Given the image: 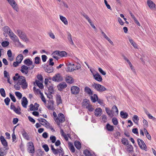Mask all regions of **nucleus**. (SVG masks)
<instances>
[{"instance_id":"b1692460","label":"nucleus","mask_w":156,"mask_h":156,"mask_svg":"<svg viewBox=\"0 0 156 156\" xmlns=\"http://www.w3.org/2000/svg\"><path fill=\"white\" fill-rule=\"evenodd\" d=\"M0 140L3 146L4 147H7L8 146L7 142L3 136H0Z\"/></svg>"},{"instance_id":"338daca9","label":"nucleus","mask_w":156,"mask_h":156,"mask_svg":"<svg viewBox=\"0 0 156 156\" xmlns=\"http://www.w3.org/2000/svg\"><path fill=\"white\" fill-rule=\"evenodd\" d=\"M143 123L144 124V125L145 127H148V122L146 119H144Z\"/></svg>"},{"instance_id":"f704fd0d","label":"nucleus","mask_w":156,"mask_h":156,"mask_svg":"<svg viewBox=\"0 0 156 156\" xmlns=\"http://www.w3.org/2000/svg\"><path fill=\"white\" fill-rule=\"evenodd\" d=\"M67 86V85L65 82H62L59 83L58 85V87L61 89H64L66 88Z\"/></svg>"},{"instance_id":"6e6552de","label":"nucleus","mask_w":156,"mask_h":156,"mask_svg":"<svg viewBox=\"0 0 156 156\" xmlns=\"http://www.w3.org/2000/svg\"><path fill=\"white\" fill-rule=\"evenodd\" d=\"M37 120L41 125L44 126L47 128H49V126L50 124L46 119L43 118H39L37 119Z\"/></svg>"},{"instance_id":"7ed1b4c3","label":"nucleus","mask_w":156,"mask_h":156,"mask_svg":"<svg viewBox=\"0 0 156 156\" xmlns=\"http://www.w3.org/2000/svg\"><path fill=\"white\" fill-rule=\"evenodd\" d=\"M51 149L53 153L56 155L59 153V156H63L64 154V152L63 149L61 147H60L59 149H55L54 146L51 145Z\"/></svg>"},{"instance_id":"7c9ffc66","label":"nucleus","mask_w":156,"mask_h":156,"mask_svg":"<svg viewBox=\"0 0 156 156\" xmlns=\"http://www.w3.org/2000/svg\"><path fill=\"white\" fill-rule=\"evenodd\" d=\"M90 99L93 102H96L98 99V97L96 94H94L93 96H91Z\"/></svg>"},{"instance_id":"e2e57ef3","label":"nucleus","mask_w":156,"mask_h":156,"mask_svg":"<svg viewBox=\"0 0 156 156\" xmlns=\"http://www.w3.org/2000/svg\"><path fill=\"white\" fill-rule=\"evenodd\" d=\"M102 120L104 122H107V117L105 115H103L102 116Z\"/></svg>"},{"instance_id":"f257e3e1","label":"nucleus","mask_w":156,"mask_h":156,"mask_svg":"<svg viewBox=\"0 0 156 156\" xmlns=\"http://www.w3.org/2000/svg\"><path fill=\"white\" fill-rule=\"evenodd\" d=\"M19 80L18 81L17 84L19 85H21L22 88L23 89H26L27 87L28 84L25 77L21 76Z\"/></svg>"},{"instance_id":"58836bf2","label":"nucleus","mask_w":156,"mask_h":156,"mask_svg":"<svg viewBox=\"0 0 156 156\" xmlns=\"http://www.w3.org/2000/svg\"><path fill=\"white\" fill-rule=\"evenodd\" d=\"M74 144L78 150L80 149L81 147V144L80 143L77 141H76L74 142Z\"/></svg>"},{"instance_id":"c85d7f7f","label":"nucleus","mask_w":156,"mask_h":156,"mask_svg":"<svg viewBox=\"0 0 156 156\" xmlns=\"http://www.w3.org/2000/svg\"><path fill=\"white\" fill-rule=\"evenodd\" d=\"M59 52L60 51H54L53 53L52 54V57L57 59L58 60V58L56 56V55H58V56L59 55Z\"/></svg>"},{"instance_id":"4be33fe9","label":"nucleus","mask_w":156,"mask_h":156,"mask_svg":"<svg viewBox=\"0 0 156 156\" xmlns=\"http://www.w3.org/2000/svg\"><path fill=\"white\" fill-rule=\"evenodd\" d=\"M102 109L100 108H96L95 111V115L96 116L98 117L100 116L101 115V113L102 112Z\"/></svg>"},{"instance_id":"c03bdc74","label":"nucleus","mask_w":156,"mask_h":156,"mask_svg":"<svg viewBox=\"0 0 156 156\" xmlns=\"http://www.w3.org/2000/svg\"><path fill=\"white\" fill-rule=\"evenodd\" d=\"M68 144L69 147H70V150L72 152H75V148L73 146V144L70 142H69Z\"/></svg>"},{"instance_id":"5fc2aeb1","label":"nucleus","mask_w":156,"mask_h":156,"mask_svg":"<svg viewBox=\"0 0 156 156\" xmlns=\"http://www.w3.org/2000/svg\"><path fill=\"white\" fill-rule=\"evenodd\" d=\"M112 121L113 124L115 125H117L118 124V121L117 119L115 118L114 117L112 118Z\"/></svg>"},{"instance_id":"bb28decb","label":"nucleus","mask_w":156,"mask_h":156,"mask_svg":"<svg viewBox=\"0 0 156 156\" xmlns=\"http://www.w3.org/2000/svg\"><path fill=\"white\" fill-rule=\"evenodd\" d=\"M56 103L57 105L62 103V100L60 95L57 94L56 97Z\"/></svg>"},{"instance_id":"423d86ee","label":"nucleus","mask_w":156,"mask_h":156,"mask_svg":"<svg viewBox=\"0 0 156 156\" xmlns=\"http://www.w3.org/2000/svg\"><path fill=\"white\" fill-rule=\"evenodd\" d=\"M138 144L140 148L143 150L147 151V147L144 141L139 138L137 139Z\"/></svg>"},{"instance_id":"4d7b16f0","label":"nucleus","mask_w":156,"mask_h":156,"mask_svg":"<svg viewBox=\"0 0 156 156\" xmlns=\"http://www.w3.org/2000/svg\"><path fill=\"white\" fill-rule=\"evenodd\" d=\"M9 97L11 100L14 102L16 101V99L14 96L10 93L9 94Z\"/></svg>"},{"instance_id":"a211bd4d","label":"nucleus","mask_w":156,"mask_h":156,"mask_svg":"<svg viewBox=\"0 0 156 156\" xmlns=\"http://www.w3.org/2000/svg\"><path fill=\"white\" fill-rule=\"evenodd\" d=\"M44 69L45 71L48 73L52 72L54 70L53 67L52 66L48 65L46 67H44Z\"/></svg>"},{"instance_id":"bf43d9fd","label":"nucleus","mask_w":156,"mask_h":156,"mask_svg":"<svg viewBox=\"0 0 156 156\" xmlns=\"http://www.w3.org/2000/svg\"><path fill=\"white\" fill-rule=\"evenodd\" d=\"M21 109L20 108H16V109L14 110V111L15 112L16 114H21V112L20 111Z\"/></svg>"},{"instance_id":"de8ad7c7","label":"nucleus","mask_w":156,"mask_h":156,"mask_svg":"<svg viewBox=\"0 0 156 156\" xmlns=\"http://www.w3.org/2000/svg\"><path fill=\"white\" fill-rule=\"evenodd\" d=\"M9 43L8 41H5L1 43L3 47H6L9 45Z\"/></svg>"},{"instance_id":"dca6fc26","label":"nucleus","mask_w":156,"mask_h":156,"mask_svg":"<svg viewBox=\"0 0 156 156\" xmlns=\"http://www.w3.org/2000/svg\"><path fill=\"white\" fill-rule=\"evenodd\" d=\"M10 38L14 42H17L19 45H20L21 44V42L20 41L18 38L15 34L11 36Z\"/></svg>"},{"instance_id":"20e7f679","label":"nucleus","mask_w":156,"mask_h":156,"mask_svg":"<svg viewBox=\"0 0 156 156\" xmlns=\"http://www.w3.org/2000/svg\"><path fill=\"white\" fill-rule=\"evenodd\" d=\"M55 120L58 125H60V123H62L64 122L65 119L64 115L62 113H60L58 114V117H56Z\"/></svg>"},{"instance_id":"c9c22d12","label":"nucleus","mask_w":156,"mask_h":156,"mask_svg":"<svg viewBox=\"0 0 156 156\" xmlns=\"http://www.w3.org/2000/svg\"><path fill=\"white\" fill-rule=\"evenodd\" d=\"M122 144L124 145H127L129 144V141L128 140L125 138H122L121 140Z\"/></svg>"},{"instance_id":"9b49d317","label":"nucleus","mask_w":156,"mask_h":156,"mask_svg":"<svg viewBox=\"0 0 156 156\" xmlns=\"http://www.w3.org/2000/svg\"><path fill=\"white\" fill-rule=\"evenodd\" d=\"M147 4L151 9L152 10L156 9V5L152 1L150 0H147Z\"/></svg>"},{"instance_id":"f3484780","label":"nucleus","mask_w":156,"mask_h":156,"mask_svg":"<svg viewBox=\"0 0 156 156\" xmlns=\"http://www.w3.org/2000/svg\"><path fill=\"white\" fill-rule=\"evenodd\" d=\"M28 149L29 152L32 153H34V148L33 143L30 142L29 143Z\"/></svg>"},{"instance_id":"412c9836","label":"nucleus","mask_w":156,"mask_h":156,"mask_svg":"<svg viewBox=\"0 0 156 156\" xmlns=\"http://www.w3.org/2000/svg\"><path fill=\"white\" fill-rule=\"evenodd\" d=\"M28 103V101L27 98L25 97H23L22 98V106L25 108H27V105Z\"/></svg>"},{"instance_id":"5701e85b","label":"nucleus","mask_w":156,"mask_h":156,"mask_svg":"<svg viewBox=\"0 0 156 156\" xmlns=\"http://www.w3.org/2000/svg\"><path fill=\"white\" fill-rule=\"evenodd\" d=\"M67 39L68 40L69 42V43L73 46L75 45V44L73 43V42L72 39V36L71 34L69 33L68 32L67 33Z\"/></svg>"},{"instance_id":"774afa93","label":"nucleus","mask_w":156,"mask_h":156,"mask_svg":"<svg viewBox=\"0 0 156 156\" xmlns=\"http://www.w3.org/2000/svg\"><path fill=\"white\" fill-rule=\"evenodd\" d=\"M50 139L52 143H54L56 141V138L55 136H50Z\"/></svg>"},{"instance_id":"37998d69","label":"nucleus","mask_w":156,"mask_h":156,"mask_svg":"<svg viewBox=\"0 0 156 156\" xmlns=\"http://www.w3.org/2000/svg\"><path fill=\"white\" fill-rule=\"evenodd\" d=\"M40 61V58L39 57H36L34 58V63L36 64H39Z\"/></svg>"},{"instance_id":"8fccbe9b","label":"nucleus","mask_w":156,"mask_h":156,"mask_svg":"<svg viewBox=\"0 0 156 156\" xmlns=\"http://www.w3.org/2000/svg\"><path fill=\"white\" fill-rule=\"evenodd\" d=\"M0 93L1 96L4 97H5L6 96L5 92L3 88H1L0 89Z\"/></svg>"},{"instance_id":"a18cd8bd","label":"nucleus","mask_w":156,"mask_h":156,"mask_svg":"<svg viewBox=\"0 0 156 156\" xmlns=\"http://www.w3.org/2000/svg\"><path fill=\"white\" fill-rule=\"evenodd\" d=\"M129 40L130 43L134 47V48H138V47L137 46L136 44L133 41V40L131 38H129Z\"/></svg>"},{"instance_id":"aec40b11","label":"nucleus","mask_w":156,"mask_h":156,"mask_svg":"<svg viewBox=\"0 0 156 156\" xmlns=\"http://www.w3.org/2000/svg\"><path fill=\"white\" fill-rule=\"evenodd\" d=\"M65 79L66 81L68 83L71 84L74 82V80L70 76H67Z\"/></svg>"},{"instance_id":"ea45409f","label":"nucleus","mask_w":156,"mask_h":156,"mask_svg":"<svg viewBox=\"0 0 156 156\" xmlns=\"http://www.w3.org/2000/svg\"><path fill=\"white\" fill-rule=\"evenodd\" d=\"M127 151L128 152H130L132 151L133 150V146L131 145L128 144L127 145Z\"/></svg>"},{"instance_id":"ddd939ff","label":"nucleus","mask_w":156,"mask_h":156,"mask_svg":"<svg viewBox=\"0 0 156 156\" xmlns=\"http://www.w3.org/2000/svg\"><path fill=\"white\" fill-rule=\"evenodd\" d=\"M118 110L117 107L115 105H114L111 109L112 116L116 115L118 114Z\"/></svg>"},{"instance_id":"69168bd1","label":"nucleus","mask_w":156,"mask_h":156,"mask_svg":"<svg viewBox=\"0 0 156 156\" xmlns=\"http://www.w3.org/2000/svg\"><path fill=\"white\" fill-rule=\"evenodd\" d=\"M87 108L90 112H92L94 110V108L92 107V105H91L88 106Z\"/></svg>"},{"instance_id":"052dcab7","label":"nucleus","mask_w":156,"mask_h":156,"mask_svg":"<svg viewBox=\"0 0 156 156\" xmlns=\"http://www.w3.org/2000/svg\"><path fill=\"white\" fill-rule=\"evenodd\" d=\"M30 110L31 111L35 110V106H34L33 104H31L30 106Z\"/></svg>"},{"instance_id":"72a5a7b5","label":"nucleus","mask_w":156,"mask_h":156,"mask_svg":"<svg viewBox=\"0 0 156 156\" xmlns=\"http://www.w3.org/2000/svg\"><path fill=\"white\" fill-rule=\"evenodd\" d=\"M23 58V56L22 54H20L16 58V61L20 63Z\"/></svg>"},{"instance_id":"0e129e2a","label":"nucleus","mask_w":156,"mask_h":156,"mask_svg":"<svg viewBox=\"0 0 156 156\" xmlns=\"http://www.w3.org/2000/svg\"><path fill=\"white\" fill-rule=\"evenodd\" d=\"M4 75L5 77H6L7 78L10 77L9 73L6 70L4 71Z\"/></svg>"},{"instance_id":"473e14b6","label":"nucleus","mask_w":156,"mask_h":156,"mask_svg":"<svg viewBox=\"0 0 156 156\" xmlns=\"http://www.w3.org/2000/svg\"><path fill=\"white\" fill-rule=\"evenodd\" d=\"M106 128L108 131H112L114 130L113 126L107 123L106 126Z\"/></svg>"},{"instance_id":"c756f323","label":"nucleus","mask_w":156,"mask_h":156,"mask_svg":"<svg viewBox=\"0 0 156 156\" xmlns=\"http://www.w3.org/2000/svg\"><path fill=\"white\" fill-rule=\"evenodd\" d=\"M60 19L65 25H66L68 24V21L65 17L61 15H60Z\"/></svg>"},{"instance_id":"4c0bfd02","label":"nucleus","mask_w":156,"mask_h":156,"mask_svg":"<svg viewBox=\"0 0 156 156\" xmlns=\"http://www.w3.org/2000/svg\"><path fill=\"white\" fill-rule=\"evenodd\" d=\"M120 114L122 118L124 119L127 118L128 116V115L127 113L124 112L123 111H121Z\"/></svg>"},{"instance_id":"4468645a","label":"nucleus","mask_w":156,"mask_h":156,"mask_svg":"<svg viewBox=\"0 0 156 156\" xmlns=\"http://www.w3.org/2000/svg\"><path fill=\"white\" fill-rule=\"evenodd\" d=\"M54 101L53 100H50L48 101V105L47 106V108L48 109L54 110Z\"/></svg>"},{"instance_id":"6e6d98bb","label":"nucleus","mask_w":156,"mask_h":156,"mask_svg":"<svg viewBox=\"0 0 156 156\" xmlns=\"http://www.w3.org/2000/svg\"><path fill=\"white\" fill-rule=\"evenodd\" d=\"M40 94L41 95V98L42 101L45 103H46V101L44 97V96L43 94L42 93H40Z\"/></svg>"},{"instance_id":"603ef678","label":"nucleus","mask_w":156,"mask_h":156,"mask_svg":"<svg viewBox=\"0 0 156 156\" xmlns=\"http://www.w3.org/2000/svg\"><path fill=\"white\" fill-rule=\"evenodd\" d=\"M83 154L86 156H91V155L90 152L87 150H85L84 151Z\"/></svg>"},{"instance_id":"864d4df0","label":"nucleus","mask_w":156,"mask_h":156,"mask_svg":"<svg viewBox=\"0 0 156 156\" xmlns=\"http://www.w3.org/2000/svg\"><path fill=\"white\" fill-rule=\"evenodd\" d=\"M67 55V53L66 52L64 51H60L59 52V56L62 57H65Z\"/></svg>"},{"instance_id":"1a4fd4ad","label":"nucleus","mask_w":156,"mask_h":156,"mask_svg":"<svg viewBox=\"0 0 156 156\" xmlns=\"http://www.w3.org/2000/svg\"><path fill=\"white\" fill-rule=\"evenodd\" d=\"M91 72L92 73L94 78L97 81L99 82H101L102 80V79L101 76L98 72H96V73H93V72L90 70Z\"/></svg>"},{"instance_id":"39448f33","label":"nucleus","mask_w":156,"mask_h":156,"mask_svg":"<svg viewBox=\"0 0 156 156\" xmlns=\"http://www.w3.org/2000/svg\"><path fill=\"white\" fill-rule=\"evenodd\" d=\"M93 86L94 89L98 91L103 92L106 90L107 89L98 83H94Z\"/></svg>"},{"instance_id":"2f4dec72","label":"nucleus","mask_w":156,"mask_h":156,"mask_svg":"<svg viewBox=\"0 0 156 156\" xmlns=\"http://www.w3.org/2000/svg\"><path fill=\"white\" fill-rule=\"evenodd\" d=\"M24 63L27 66H29L32 64L33 62L30 60L29 59H27L24 61Z\"/></svg>"},{"instance_id":"9d476101","label":"nucleus","mask_w":156,"mask_h":156,"mask_svg":"<svg viewBox=\"0 0 156 156\" xmlns=\"http://www.w3.org/2000/svg\"><path fill=\"white\" fill-rule=\"evenodd\" d=\"M71 91L72 94H77L80 91L79 88L76 86H72L71 88Z\"/></svg>"},{"instance_id":"f8f14e48","label":"nucleus","mask_w":156,"mask_h":156,"mask_svg":"<svg viewBox=\"0 0 156 156\" xmlns=\"http://www.w3.org/2000/svg\"><path fill=\"white\" fill-rule=\"evenodd\" d=\"M62 77L60 76V75L59 74H56L52 78V80L53 81L56 82H58L62 81Z\"/></svg>"},{"instance_id":"2eb2a0df","label":"nucleus","mask_w":156,"mask_h":156,"mask_svg":"<svg viewBox=\"0 0 156 156\" xmlns=\"http://www.w3.org/2000/svg\"><path fill=\"white\" fill-rule=\"evenodd\" d=\"M29 68V67L23 65L21 66L20 71L22 73H24L25 74H27L28 73Z\"/></svg>"},{"instance_id":"3c124183","label":"nucleus","mask_w":156,"mask_h":156,"mask_svg":"<svg viewBox=\"0 0 156 156\" xmlns=\"http://www.w3.org/2000/svg\"><path fill=\"white\" fill-rule=\"evenodd\" d=\"M105 109L106 112L108 114V115L109 116L112 117L111 110H109V108H105Z\"/></svg>"},{"instance_id":"09e8293b","label":"nucleus","mask_w":156,"mask_h":156,"mask_svg":"<svg viewBox=\"0 0 156 156\" xmlns=\"http://www.w3.org/2000/svg\"><path fill=\"white\" fill-rule=\"evenodd\" d=\"M47 87L50 93L51 94H52L54 92L53 87L51 86H49L48 87L47 86Z\"/></svg>"},{"instance_id":"0eeeda50","label":"nucleus","mask_w":156,"mask_h":156,"mask_svg":"<svg viewBox=\"0 0 156 156\" xmlns=\"http://www.w3.org/2000/svg\"><path fill=\"white\" fill-rule=\"evenodd\" d=\"M12 6L13 9L17 12L19 10L18 8L17 7V5L16 2L14 0H6Z\"/></svg>"},{"instance_id":"49530a36","label":"nucleus","mask_w":156,"mask_h":156,"mask_svg":"<svg viewBox=\"0 0 156 156\" xmlns=\"http://www.w3.org/2000/svg\"><path fill=\"white\" fill-rule=\"evenodd\" d=\"M15 94L16 96L19 99H20L22 98V94L20 92L18 91L16 92Z\"/></svg>"},{"instance_id":"680f3d73","label":"nucleus","mask_w":156,"mask_h":156,"mask_svg":"<svg viewBox=\"0 0 156 156\" xmlns=\"http://www.w3.org/2000/svg\"><path fill=\"white\" fill-rule=\"evenodd\" d=\"M43 147L44 148L45 151L46 152H48L49 150V147L47 144H44L43 145Z\"/></svg>"},{"instance_id":"13d9d810","label":"nucleus","mask_w":156,"mask_h":156,"mask_svg":"<svg viewBox=\"0 0 156 156\" xmlns=\"http://www.w3.org/2000/svg\"><path fill=\"white\" fill-rule=\"evenodd\" d=\"M10 101V99L8 97H7L5 99L4 101L6 105H9Z\"/></svg>"},{"instance_id":"393cba45","label":"nucleus","mask_w":156,"mask_h":156,"mask_svg":"<svg viewBox=\"0 0 156 156\" xmlns=\"http://www.w3.org/2000/svg\"><path fill=\"white\" fill-rule=\"evenodd\" d=\"M83 105V107L86 108L89 106L90 104V102L89 100L87 99H85L82 103Z\"/></svg>"},{"instance_id":"6ab92c4d","label":"nucleus","mask_w":156,"mask_h":156,"mask_svg":"<svg viewBox=\"0 0 156 156\" xmlns=\"http://www.w3.org/2000/svg\"><path fill=\"white\" fill-rule=\"evenodd\" d=\"M66 66L67 67L66 70L67 72H72L75 70L74 67H72L70 63L68 62L66 63Z\"/></svg>"},{"instance_id":"f03ea898","label":"nucleus","mask_w":156,"mask_h":156,"mask_svg":"<svg viewBox=\"0 0 156 156\" xmlns=\"http://www.w3.org/2000/svg\"><path fill=\"white\" fill-rule=\"evenodd\" d=\"M17 34L19 37L24 41L26 42L28 41L26 34L22 30L19 29L17 30Z\"/></svg>"},{"instance_id":"a878e982","label":"nucleus","mask_w":156,"mask_h":156,"mask_svg":"<svg viewBox=\"0 0 156 156\" xmlns=\"http://www.w3.org/2000/svg\"><path fill=\"white\" fill-rule=\"evenodd\" d=\"M84 91L89 95H92L93 94V92L91 89L87 87H86L84 88Z\"/></svg>"},{"instance_id":"cd10ccee","label":"nucleus","mask_w":156,"mask_h":156,"mask_svg":"<svg viewBox=\"0 0 156 156\" xmlns=\"http://www.w3.org/2000/svg\"><path fill=\"white\" fill-rule=\"evenodd\" d=\"M22 134L23 137L25 139L27 140H29V136L24 129H23V131L22 132Z\"/></svg>"},{"instance_id":"a19ab883","label":"nucleus","mask_w":156,"mask_h":156,"mask_svg":"<svg viewBox=\"0 0 156 156\" xmlns=\"http://www.w3.org/2000/svg\"><path fill=\"white\" fill-rule=\"evenodd\" d=\"M35 82L37 85L40 88L42 89L43 88V84L40 82L39 80H36Z\"/></svg>"},{"instance_id":"79ce46f5","label":"nucleus","mask_w":156,"mask_h":156,"mask_svg":"<svg viewBox=\"0 0 156 156\" xmlns=\"http://www.w3.org/2000/svg\"><path fill=\"white\" fill-rule=\"evenodd\" d=\"M10 28L7 26H5L3 28V31L7 34L9 31H10Z\"/></svg>"},{"instance_id":"e433bc0d","label":"nucleus","mask_w":156,"mask_h":156,"mask_svg":"<svg viewBox=\"0 0 156 156\" xmlns=\"http://www.w3.org/2000/svg\"><path fill=\"white\" fill-rule=\"evenodd\" d=\"M139 120V118L137 115H135L133 116V120L135 124L137 125L138 124V121Z\"/></svg>"}]
</instances>
